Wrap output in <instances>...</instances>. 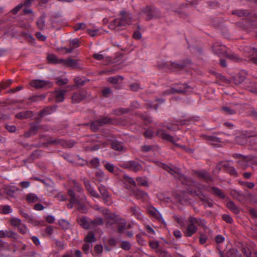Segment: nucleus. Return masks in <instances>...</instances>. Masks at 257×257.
Here are the masks:
<instances>
[{
	"label": "nucleus",
	"instance_id": "nucleus-61",
	"mask_svg": "<svg viewBox=\"0 0 257 257\" xmlns=\"http://www.w3.org/2000/svg\"><path fill=\"white\" fill-rule=\"evenodd\" d=\"M20 184L21 186L24 188H27L30 186V182L28 181H22Z\"/></svg>",
	"mask_w": 257,
	"mask_h": 257
},
{
	"label": "nucleus",
	"instance_id": "nucleus-55",
	"mask_svg": "<svg viewBox=\"0 0 257 257\" xmlns=\"http://www.w3.org/2000/svg\"><path fill=\"white\" fill-rule=\"evenodd\" d=\"M74 81L76 85H83L84 84L83 81L82 80V79L79 77H76L74 79Z\"/></svg>",
	"mask_w": 257,
	"mask_h": 257
},
{
	"label": "nucleus",
	"instance_id": "nucleus-30",
	"mask_svg": "<svg viewBox=\"0 0 257 257\" xmlns=\"http://www.w3.org/2000/svg\"><path fill=\"white\" fill-rule=\"evenodd\" d=\"M174 218L181 226H183L185 225L186 220L184 217L178 216H174Z\"/></svg>",
	"mask_w": 257,
	"mask_h": 257
},
{
	"label": "nucleus",
	"instance_id": "nucleus-2",
	"mask_svg": "<svg viewBox=\"0 0 257 257\" xmlns=\"http://www.w3.org/2000/svg\"><path fill=\"white\" fill-rule=\"evenodd\" d=\"M198 223V219L193 217H190L189 222L186 229L184 230V233L187 237L191 236L197 230L196 224Z\"/></svg>",
	"mask_w": 257,
	"mask_h": 257
},
{
	"label": "nucleus",
	"instance_id": "nucleus-34",
	"mask_svg": "<svg viewBox=\"0 0 257 257\" xmlns=\"http://www.w3.org/2000/svg\"><path fill=\"white\" fill-rule=\"evenodd\" d=\"M227 206L235 213H237L238 211L237 207L235 206L234 203L231 201H229L227 202Z\"/></svg>",
	"mask_w": 257,
	"mask_h": 257
},
{
	"label": "nucleus",
	"instance_id": "nucleus-62",
	"mask_svg": "<svg viewBox=\"0 0 257 257\" xmlns=\"http://www.w3.org/2000/svg\"><path fill=\"white\" fill-rule=\"evenodd\" d=\"M6 128L10 132H14L16 131V127L14 125H6Z\"/></svg>",
	"mask_w": 257,
	"mask_h": 257
},
{
	"label": "nucleus",
	"instance_id": "nucleus-47",
	"mask_svg": "<svg viewBox=\"0 0 257 257\" xmlns=\"http://www.w3.org/2000/svg\"><path fill=\"white\" fill-rule=\"evenodd\" d=\"M91 222H94L93 223V227L96 225H100L102 224L103 223L102 219L100 217H97L94 220L92 221Z\"/></svg>",
	"mask_w": 257,
	"mask_h": 257
},
{
	"label": "nucleus",
	"instance_id": "nucleus-22",
	"mask_svg": "<svg viewBox=\"0 0 257 257\" xmlns=\"http://www.w3.org/2000/svg\"><path fill=\"white\" fill-rule=\"evenodd\" d=\"M143 13L148 20L151 19L154 17V10L149 7L145 8Z\"/></svg>",
	"mask_w": 257,
	"mask_h": 257
},
{
	"label": "nucleus",
	"instance_id": "nucleus-59",
	"mask_svg": "<svg viewBox=\"0 0 257 257\" xmlns=\"http://www.w3.org/2000/svg\"><path fill=\"white\" fill-rule=\"evenodd\" d=\"M34 209L36 210H43L44 209L43 205L40 204H36L34 206Z\"/></svg>",
	"mask_w": 257,
	"mask_h": 257
},
{
	"label": "nucleus",
	"instance_id": "nucleus-51",
	"mask_svg": "<svg viewBox=\"0 0 257 257\" xmlns=\"http://www.w3.org/2000/svg\"><path fill=\"white\" fill-rule=\"evenodd\" d=\"M85 29V25L83 23H79L75 27V30L76 31L82 29L84 30Z\"/></svg>",
	"mask_w": 257,
	"mask_h": 257
},
{
	"label": "nucleus",
	"instance_id": "nucleus-12",
	"mask_svg": "<svg viewBox=\"0 0 257 257\" xmlns=\"http://www.w3.org/2000/svg\"><path fill=\"white\" fill-rule=\"evenodd\" d=\"M212 50L217 55H220L225 51V47L219 42L215 43L212 46Z\"/></svg>",
	"mask_w": 257,
	"mask_h": 257
},
{
	"label": "nucleus",
	"instance_id": "nucleus-32",
	"mask_svg": "<svg viewBox=\"0 0 257 257\" xmlns=\"http://www.w3.org/2000/svg\"><path fill=\"white\" fill-rule=\"evenodd\" d=\"M137 181L139 185L144 186H146L148 185V181L145 178L141 177L137 178Z\"/></svg>",
	"mask_w": 257,
	"mask_h": 257
},
{
	"label": "nucleus",
	"instance_id": "nucleus-49",
	"mask_svg": "<svg viewBox=\"0 0 257 257\" xmlns=\"http://www.w3.org/2000/svg\"><path fill=\"white\" fill-rule=\"evenodd\" d=\"M154 133L151 130H148L145 133V136L148 138H151L154 136Z\"/></svg>",
	"mask_w": 257,
	"mask_h": 257
},
{
	"label": "nucleus",
	"instance_id": "nucleus-45",
	"mask_svg": "<svg viewBox=\"0 0 257 257\" xmlns=\"http://www.w3.org/2000/svg\"><path fill=\"white\" fill-rule=\"evenodd\" d=\"M198 175L200 177H201V178H202L203 179H206V180H207L209 178V175L205 171H201V172H200L198 173Z\"/></svg>",
	"mask_w": 257,
	"mask_h": 257
},
{
	"label": "nucleus",
	"instance_id": "nucleus-36",
	"mask_svg": "<svg viewBox=\"0 0 257 257\" xmlns=\"http://www.w3.org/2000/svg\"><path fill=\"white\" fill-rule=\"evenodd\" d=\"M1 212L4 214H8L12 212V209L9 205L3 206L0 207Z\"/></svg>",
	"mask_w": 257,
	"mask_h": 257
},
{
	"label": "nucleus",
	"instance_id": "nucleus-19",
	"mask_svg": "<svg viewBox=\"0 0 257 257\" xmlns=\"http://www.w3.org/2000/svg\"><path fill=\"white\" fill-rule=\"evenodd\" d=\"M26 199L29 203H35L38 201L43 202V198H39L34 193H29L27 195Z\"/></svg>",
	"mask_w": 257,
	"mask_h": 257
},
{
	"label": "nucleus",
	"instance_id": "nucleus-57",
	"mask_svg": "<svg viewBox=\"0 0 257 257\" xmlns=\"http://www.w3.org/2000/svg\"><path fill=\"white\" fill-rule=\"evenodd\" d=\"M173 233L174 236L177 238H180L182 236V233L179 230H175Z\"/></svg>",
	"mask_w": 257,
	"mask_h": 257
},
{
	"label": "nucleus",
	"instance_id": "nucleus-17",
	"mask_svg": "<svg viewBox=\"0 0 257 257\" xmlns=\"http://www.w3.org/2000/svg\"><path fill=\"white\" fill-rule=\"evenodd\" d=\"M84 184L86 190L92 197H95L96 198H98L99 197L98 194L97 193L96 190H95L94 188L91 186L88 181H85Z\"/></svg>",
	"mask_w": 257,
	"mask_h": 257
},
{
	"label": "nucleus",
	"instance_id": "nucleus-3",
	"mask_svg": "<svg viewBox=\"0 0 257 257\" xmlns=\"http://www.w3.org/2000/svg\"><path fill=\"white\" fill-rule=\"evenodd\" d=\"M68 193L71 197L70 203L68 205V207L71 208L74 205H76L79 211L82 212H85L86 209L85 206L82 204L80 202V200L75 197L74 191L72 190H69Z\"/></svg>",
	"mask_w": 257,
	"mask_h": 257
},
{
	"label": "nucleus",
	"instance_id": "nucleus-5",
	"mask_svg": "<svg viewBox=\"0 0 257 257\" xmlns=\"http://www.w3.org/2000/svg\"><path fill=\"white\" fill-rule=\"evenodd\" d=\"M31 85L36 88H49L52 86V84L49 81L36 79L31 82Z\"/></svg>",
	"mask_w": 257,
	"mask_h": 257
},
{
	"label": "nucleus",
	"instance_id": "nucleus-48",
	"mask_svg": "<svg viewBox=\"0 0 257 257\" xmlns=\"http://www.w3.org/2000/svg\"><path fill=\"white\" fill-rule=\"evenodd\" d=\"M130 247L131 244L128 242L123 241L121 243V247L125 250L129 249Z\"/></svg>",
	"mask_w": 257,
	"mask_h": 257
},
{
	"label": "nucleus",
	"instance_id": "nucleus-28",
	"mask_svg": "<svg viewBox=\"0 0 257 257\" xmlns=\"http://www.w3.org/2000/svg\"><path fill=\"white\" fill-rule=\"evenodd\" d=\"M111 146L113 149L118 151H120L123 150L122 144L118 142H112Z\"/></svg>",
	"mask_w": 257,
	"mask_h": 257
},
{
	"label": "nucleus",
	"instance_id": "nucleus-46",
	"mask_svg": "<svg viewBox=\"0 0 257 257\" xmlns=\"http://www.w3.org/2000/svg\"><path fill=\"white\" fill-rule=\"evenodd\" d=\"M90 163L93 167L96 168L99 165V161L97 158H94L91 161Z\"/></svg>",
	"mask_w": 257,
	"mask_h": 257
},
{
	"label": "nucleus",
	"instance_id": "nucleus-4",
	"mask_svg": "<svg viewBox=\"0 0 257 257\" xmlns=\"http://www.w3.org/2000/svg\"><path fill=\"white\" fill-rule=\"evenodd\" d=\"M95 241L94 235L92 232H89L85 238V243L83 245V250L86 254L88 253L91 250L92 246V243Z\"/></svg>",
	"mask_w": 257,
	"mask_h": 257
},
{
	"label": "nucleus",
	"instance_id": "nucleus-35",
	"mask_svg": "<svg viewBox=\"0 0 257 257\" xmlns=\"http://www.w3.org/2000/svg\"><path fill=\"white\" fill-rule=\"evenodd\" d=\"M87 32L91 37H95L100 34L99 30L96 29L93 30L87 29Z\"/></svg>",
	"mask_w": 257,
	"mask_h": 257
},
{
	"label": "nucleus",
	"instance_id": "nucleus-63",
	"mask_svg": "<svg viewBox=\"0 0 257 257\" xmlns=\"http://www.w3.org/2000/svg\"><path fill=\"white\" fill-rule=\"evenodd\" d=\"M223 218L228 223H230L232 221V218L228 215H223Z\"/></svg>",
	"mask_w": 257,
	"mask_h": 257
},
{
	"label": "nucleus",
	"instance_id": "nucleus-23",
	"mask_svg": "<svg viewBox=\"0 0 257 257\" xmlns=\"http://www.w3.org/2000/svg\"><path fill=\"white\" fill-rule=\"evenodd\" d=\"M48 60L50 63H62L61 59H58L57 57L53 54H49L47 56Z\"/></svg>",
	"mask_w": 257,
	"mask_h": 257
},
{
	"label": "nucleus",
	"instance_id": "nucleus-58",
	"mask_svg": "<svg viewBox=\"0 0 257 257\" xmlns=\"http://www.w3.org/2000/svg\"><path fill=\"white\" fill-rule=\"evenodd\" d=\"M55 220V217L52 215H48L46 217V221L50 223H53Z\"/></svg>",
	"mask_w": 257,
	"mask_h": 257
},
{
	"label": "nucleus",
	"instance_id": "nucleus-6",
	"mask_svg": "<svg viewBox=\"0 0 257 257\" xmlns=\"http://www.w3.org/2000/svg\"><path fill=\"white\" fill-rule=\"evenodd\" d=\"M74 87V86H68L64 89L56 90L54 93L56 101L57 102H61L63 101L64 99V96L65 93L68 90H73Z\"/></svg>",
	"mask_w": 257,
	"mask_h": 257
},
{
	"label": "nucleus",
	"instance_id": "nucleus-27",
	"mask_svg": "<svg viewBox=\"0 0 257 257\" xmlns=\"http://www.w3.org/2000/svg\"><path fill=\"white\" fill-rule=\"evenodd\" d=\"M131 210L138 219H142L143 217L142 214L141 213L140 209L138 208H137L136 206L133 207L131 208Z\"/></svg>",
	"mask_w": 257,
	"mask_h": 257
},
{
	"label": "nucleus",
	"instance_id": "nucleus-15",
	"mask_svg": "<svg viewBox=\"0 0 257 257\" xmlns=\"http://www.w3.org/2000/svg\"><path fill=\"white\" fill-rule=\"evenodd\" d=\"M110 122V120L107 118H104L102 119L93 122L91 125V129L95 132L98 129V125H100L103 123H108Z\"/></svg>",
	"mask_w": 257,
	"mask_h": 257
},
{
	"label": "nucleus",
	"instance_id": "nucleus-44",
	"mask_svg": "<svg viewBox=\"0 0 257 257\" xmlns=\"http://www.w3.org/2000/svg\"><path fill=\"white\" fill-rule=\"evenodd\" d=\"M72 183L73 184L75 189L76 191H77L79 192H81L83 190L82 188L79 185V183L77 182L74 180L73 181Z\"/></svg>",
	"mask_w": 257,
	"mask_h": 257
},
{
	"label": "nucleus",
	"instance_id": "nucleus-11",
	"mask_svg": "<svg viewBox=\"0 0 257 257\" xmlns=\"http://www.w3.org/2000/svg\"><path fill=\"white\" fill-rule=\"evenodd\" d=\"M79 39L77 38L74 39L70 41V48H63V50H65V53H71L74 49L77 48L79 46Z\"/></svg>",
	"mask_w": 257,
	"mask_h": 257
},
{
	"label": "nucleus",
	"instance_id": "nucleus-41",
	"mask_svg": "<svg viewBox=\"0 0 257 257\" xmlns=\"http://www.w3.org/2000/svg\"><path fill=\"white\" fill-rule=\"evenodd\" d=\"M105 168L110 172L113 173L114 172V167L113 164L107 162L104 165Z\"/></svg>",
	"mask_w": 257,
	"mask_h": 257
},
{
	"label": "nucleus",
	"instance_id": "nucleus-13",
	"mask_svg": "<svg viewBox=\"0 0 257 257\" xmlns=\"http://www.w3.org/2000/svg\"><path fill=\"white\" fill-rule=\"evenodd\" d=\"M0 237H12L16 239L18 237V234L11 230H0Z\"/></svg>",
	"mask_w": 257,
	"mask_h": 257
},
{
	"label": "nucleus",
	"instance_id": "nucleus-52",
	"mask_svg": "<svg viewBox=\"0 0 257 257\" xmlns=\"http://www.w3.org/2000/svg\"><path fill=\"white\" fill-rule=\"evenodd\" d=\"M207 237L204 234L202 233L200 234L199 241L201 244H204V243H205L207 240Z\"/></svg>",
	"mask_w": 257,
	"mask_h": 257
},
{
	"label": "nucleus",
	"instance_id": "nucleus-43",
	"mask_svg": "<svg viewBox=\"0 0 257 257\" xmlns=\"http://www.w3.org/2000/svg\"><path fill=\"white\" fill-rule=\"evenodd\" d=\"M68 82V80L66 78H58L57 81V84L59 85L66 84Z\"/></svg>",
	"mask_w": 257,
	"mask_h": 257
},
{
	"label": "nucleus",
	"instance_id": "nucleus-8",
	"mask_svg": "<svg viewBox=\"0 0 257 257\" xmlns=\"http://www.w3.org/2000/svg\"><path fill=\"white\" fill-rule=\"evenodd\" d=\"M162 167L173 176L179 177L180 179H181L182 176H181L180 174V170L178 168L170 167L165 164H162Z\"/></svg>",
	"mask_w": 257,
	"mask_h": 257
},
{
	"label": "nucleus",
	"instance_id": "nucleus-20",
	"mask_svg": "<svg viewBox=\"0 0 257 257\" xmlns=\"http://www.w3.org/2000/svg\"><path fill=\"white\" fill-rule=\"evenodd\" d=\"M148 212L151 215L153 216L154 217L158 219L161 218V220L164 221L161 214L155 208L153 207H149L148 209Z\"/></svg>",
	"mask_w": 257,
	"mask_h": 257
},
{
	"label": "nucleus",
	"instance_id": "nucleus-29",
	"mask_svg": "<svg viewBox=\"0 0 257 257\" xmlns=\"http://www.w3.org/2000/svg\"><path fill=\"white\" fill-rule=\"evenodd\" d=\"M37 25L39 29L43 30L45 28V19L44 17L40 18L37 22Z\"/></svg>",
	"mask_w": 257,
	"mask_h": 257
},
{
	"label": "nucleus",
	"instance_id": "nucleus-24",
	"mask_svg": "<svg viewBox=\"0 0 257 257\" xmlns=\"http://www.w3.org/2000/svg\"><path fill=\"white\" fill-rule=\"evenodd\" d=\"M123 180H124V183L126 184H128V185H130L131 186H136V182L134 181V180L132 178L129 177L128 176H127L126 175H124L123 176Z\"/></svg>",
	"mask_w": 257,
	"mask_h": 257
},
{
	"label": "nucleus",
	"instance_id": "nucleus-14",
	"mask_svg": "<svg viewBox=\"0 0 257 257\" xmlns=\"http://www.w3.org/2000/svg\"><path fill=\"white\" fill-rule=\"evenodd\" d=\"M130 225H126L124 219L120 218L117 220V227L119 232L124 233L127 228H130Z\"/></svg>",
	"mask_w": 257,
	"mask_h": 257
},
{
	"label": "nucleus",
	"instance_id": "nucleus-16",
	"mask_svg": "<svg viewBox=\"0 0 257 257\" xmlns=\"http://www.w3.org/2000/svg\"><path fill=\"white\" fill-rule=\"evenodd\" d=\"M125 167L128 168L131 170L137 172L140 171L142 167L140 163L134 161H130Z\"/></svg>",
	"mask_w": 257,
	"mask_h": 257
},
{
	"label": "nucleus",
	"instance_id": "nucleus-42",
	"mask_svg": "<svg viewBox=\"0 0 257 257\" xmlns=\"http://www.w3.org/2000/svg\"><path fill=\"white\" fill-rule=\"evenodd\" d=\"M119 79H122V77L120 76L109 77L108 81L110 83L116 84L118 82Z\"/></svg>",
	"mask_w": 257,
	"mask_h": 257
},
{
	"label": "nucleus",
	"instance_id": "nucleus-53",
	"mask_svg": "<svg viewBox=\"0 0 257 257\" xmlns=\"http://www.w3.org/2000/svg\"><path fill=\"white\" fill-rule=\"evenodd\" d=\"M215 240L217 243H221L224 240V238L221 235H218L216 236Z\"/></svg>",
	"mask_w": 257,
	"mask_h": 257
},
{
	"label": "nucleus",
	"instance_id": "nucleus-1",
	"mask_svg": "<svg viewBox=\"0 0 257 257\" xmlns=\"http://www.w3.org/2000/svg\"><path fill=\"white\" fill-rule=\"evenodd\" d=\"M120 19L114 20L109 25V28L115 31L123 30L132 23V15L130 13L121 12Z\"/></svg>",
	"mask_w": 257,
	"mask_h": 257
},
{
	"label": "nucleus",
	"instance_id": "nucleus-21",
	"mask_svg": "<svg viewBox=\"0 0 257 257\" xmlns=\"http://www.w3.org/2000/svg\"><path fill=\"white\" fill-rule=\"evenodd\" d=\"M84 95L81 92L75 93L72 97V100L73 102H78L83 99Z\"/></svg>",
	"mask_w": 257,
	"mask_h": 257
},
{
	"label": "nucleus",
	"instance_id": "nucleus-40",
	"mask_svg": "<svg viewBox=\"0 0 257 257\" xmlns=\"http://www.w3.org/2000/svg\"><path fill=\"white\" fill-rule=\"evenodd\" d=\"M212 192L213 193L221 198H223L224 197V195L223 193L217 188L213 187L212 188Z\"/></svg>",
	"mask_w": 257,
	"mask_h": 257
},
{
	"label": "nucleus",
	"instance_id": "nucleus-60",
	"mask_svg": "<svg viewBox=\"0 0 257 257\" xmlns=\"http://www.w3.org/2000/svg\"><path fill=\"white\" fill-rule=\"evenodd\" d=\"M223 110L224 111V112L229 114H232L234 113V111L227 107H224L223 108Z\"/></svg>",
	"mask_w": 257,
	"mask_h": 257
},
{
	"label": "nucleus",
	"instance_id": "nucleus-10",
	"mask_svg": "<svg viewBox=\"0 0 257 257\" xmlns=\"http://www.w3.org/2000/svg\"><path fill=\"white\" fill-rule=\"evenodd\" d=\"M157 135L164 140H166L171 142H174L175 141V139L172 136L168 134L162 129H159L157 132Z\"/></svg>",
	"mask_w": 257,
	"mask_h": 257
},
{
	"label": "nucleus",
	"instance_id": "nucleus-25",
	"mask_svg": "<svg viewBox=\"0 0 257 257\" xmlns=\"http://www.w3.org/2000/svg\"><path fill=\"white\" fill-rule=\"evenodd\" d=\"M19 190V188L16 186L8 187L6 189V193L10 196H13L14 193Z\"/></svg>",
	"mask_w": 257,
	"mask_h": 257
},
{
	"label": "nucleus",
	"instance_id": "nucleus-37",
	"mask_svg": "<svg viewBox=\"0 0 257 257\" xmlns=\"http://www.w3.org/2000/svg\"><path fill=\"white\" fill-rule=\"evenodd\" d=\"M96 176L99 179L100 181H102L103 180L107 179V177L105 176L104 173L101 170H98L96 173Z\"/></svg>",
	"mask_w": 257,
	"mask_h": 257
},
{
	"label": "nucleus",
	"instance_id": "nucleus-26",
	"mask_svg": "<svg viewBox=\"0 0 257 257\" xmlns=\"http://www.w3.org/2000/svg\"><path fill=\"white\" fill-rule=\"evenodd\" d=\"M10 222L13 226L17 228L22 224L21 220L19 218L14 217L11 219Z\"/></svg>",
	"mask_w": 257,
	"mask_h": 257
},
{
	"label": "nucleus",
	"instance_id": "nucleus-56",
	"mask_svg": "<svg viewBox=\"0 0 257 257\" xmlns=\"http://www.w3.org/2000/svg\"><path fill=\"white\" fill-rule=\"evenodd\" d=\"M150 245L152 248H157L159 245V243L157 241H152L150 242Z\"/></svg>",
	"mask_w": 257,
	"mask_h": 257
},
{
	"label": "nucleus",
	"instance_id": "nucleus-9",
	"mask_svg": "<svg viewBox=\"0 0 257 257\" xmlns=\"http://www.w3.org/2000/svg\"><path fill=\"white\" fill-rule=\"evenodd\" d=\"M79 224L83 227L88 229L93 227L94 222H91V220L86 217H81L79 219Z\"/></svg>",
	"mask_w": 257,
	"mask_h": 257
},
{
	"label": "nucleus",
	"instance_id": "nucleus-38",
	"mask_svg": "<svg viewBox=\"0 0 257 257\" xmlns=\"http://www.w3.org/2000/svg\"><path fill=\"white\" fill-rule=\"evenodd\" d=\"M59 224L64 229H66L69 226V223L65 219L59 220Z\"/></svg>",
	"mask_w": 257,
	"mask_h": 257
},
{
	"label": "nucleus",
	"instance_id": "nucleus-7",
	"mask_svg": "<svg viewBox=\"0 0 257 257\" xmlns=\"http://www.w3.org/2000/svg\"><path fill=\"white\" fill-rule=\"evenodd\" d=\"M61 61L62 62V64L63 65L71 68H79L80 66L79 61L75 59H61Z\"/></svg>",
	"mask_w": 257,
	"mask_h": 257
},
{
	"label": "nucleus",
	"instance_id": "nucleus-18",
	"mask_svg": "<svg viewBox=\"0 0 257 257\" xmlns=\"http://www.w3.org/2000/svg\"><path fill=\"white\" fill-rule=\"evenodd\" d=\"M93 57L96 60L103 61L105 63H107L110 61V58L107 57L105 54H103L102 52H100L99 53L94 54Z\"/></svg>",
	"mask_w": 257,
	"mask_h": 257
},
{
	"label": "nucleus",
	"instance_id": "nucleus-39",
	"mask_svg": "<svg viewBox=\"0 0 257 257\" xmlns=\"http://www.w3.org/2000/svg\"><path fill=\"white\" fill-rule=\"evenodd\" d=\"M237 250L235 249H230L227 253V257H237Z\"/></svg>",
	"mask_w": 257,
	"mask_h": 257
},
{
	"label": "nucleus",
	"instance_id": "nucleus-50",
	"mask_svg": "<svg viewBox=\"0 0 257 257\" xmlns=\"http://www.w3.org/2000/svg\"><path fill=\"white\" fill-rule=\"evenodd\" d=\"M53 232H54V229L51 226H49L47 227L45 229V232H46V233L47 234L49 235H52L53 234Z\"/></svg>",
	"mask_w": 257,
	"mask_h": 257
},
{
	"label": "nucleus",
	"instance_id": "nucleus-64",
	"mask_svg": "<svg viewBox=\"0 0 257 257\" xmlns=\"http://www.w3.org/2000/svg\"><path fill=\"white\" fill-rule=\"evenodd\" d=\"M94 249L97 253H100L102 250V246L100 245H96L94 247Z\"/></svg>",
	"mask_w": 257,
	"mask_h": 257
},
{
	"label": "nucleus",
	"instance_id": "nucleus-31",
	"mask_svg": "<svg viewBox=\"0 0 257 257\" xmlns=\"http://www.w3.org/2000/svg\"><path fill=\"white\" fill-rule=\"evenodd\" d=\"M99 190L100 193L104 198H106L108 197V192L104 186H99Z\"/></svg>",
	"mask_w": 257,
	"mask_h": 257
},
{
	"label": "nucleus",
	"instance_id": "nucleus-33",
	"mask_svg": "<svg viewBox=\"0 0 257 257\" xmlns=\"http://www.w3.org/2000/svg\"><path fill=\"white\" fill-rule=\"evenodd\" d=\"M18 229L20 232L23 234H26L29 233V230L26 226L22 223L19 227H18Z\"/></svg>",
	"mask_w": 257,
	"mask_h": 257
},
{
	"label": "nucleus",
	"instance_id": "nucleus-54",
	"mask_svg": "<svg viewBox=\"0 0 257 257\" xmlns=\"http://www.w3.org/2000/svg\"><path fill=\"white\" fill-rule=\"evenodd\" d=\"M36 37L37 39L40 41H44L46 39V37L44 35H42L41 33H37Z\"/></svg>",
	"mask_w": 257,
	"mask_h": 257
}]
</instances>
